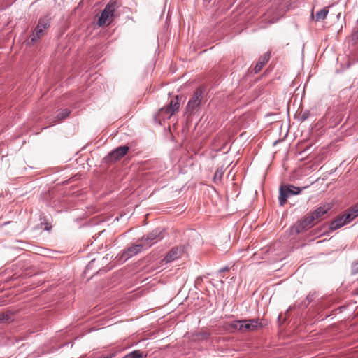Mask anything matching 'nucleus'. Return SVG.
I'll return each mask as SVG.
<instances>
[{
  "label": "nucleus",
  "instance_id": "1",
  "mask_svg": "<svg viewBox=\"0 0 358 358\" xmlns=\"http://www.w3.org/2000/svg\"><path fill=\"white\" fill-rule=\"evenodd\" d=\"M204 94L205 90L203 87H198L195 90L186 106L185 115L187 117L198 112L200 106L206 101Z\"/></svg>",
  "mask_w": 358,
  "mask_h": 358
},
{
  "label": "nucleus",
  "instance_id": "23",
  "mask_svg": "<svg viewBox=\"0 0 358 358\" xmlns=\"http://www.w3.org/2000/svg\"><path fill=\"white\" fill-rule=\"evenodd\" d=\"M223 175H224L223 168L221 167L220 169H217L214 175V180H220L222 178Z\"/></svg>",
  "mask_w": 358,
  "mask_h": 358
},
{
  "label": "nucleus",
  "instance_id": "4",
  "mask_svg": "<svg viewBox=\"0 0 358 358\" xmlns=\"http://www.w3.org/2000/svg\"><path fill=\"white\" fill-rule=\"evenodd\" d=\"M180 101L178 96H174L171 99L169 103L162 107L158 113V117L159 121L161 119L163 120L170 119L176 112L178 111L180 108Z\"/></svg>",
  "mask_w": 358,
  "mask_h": 358
},
{
  "label": "nucleus",
  "instance_id": "2",
  "mask_svg": "<svg viewBox=\"0 0 358 358\" xmlns=\"http://www.w3.org/2000/svg\"><path fill=\"white\" fill-rule=\"evenodd\" d=\"M120 3L117 0H110L102 10L100 17L98 19L99 26H103L107 22H110L115 17V13L120 7Z\"/></svg>",
  "mask_w": 358,
  "mask_h": 358
},
{
  "label": "nucleus",
  "instance_id": "18",
  "mask_svg": "<svg viewBox=\"0 0 358 358\" xmlns=\"http://www.w3.org/2000/svg\"><path fill=\"white\" fill-rule=\"evenodd\" d=\"M329 10L327 7H324L320 10L317 11L315 13V20L316 21L322 20H324L327 17V15H328Z\"/></svg>",
  "mask_w": 358,
  "mask_h": 358
},
{
  "label": "nucleus",
  "instance_id": "6",
  "mask_svg": "<svg viewBox=\"0 0 358 358\" xmlns=\"http://www.w3.org/2000/svg\"><path fill=\"white\" fill-rule=\"evenodd\" d=\"M301 188L295 187L292 185L280 186V195L278 198L280 206H284L290 196L298 195L301 193Z\"/></svg>",
  "mask_w": 358,
  "mask_h": 358
},
{
  "label": "nucleus",
  "instance_id": "13",
  "mask_svg": "<svg viewBox=\"0 0 358 358\" xmlns=\"http://www.w3.org/2000/svg\"><path fill=\"white\" fill-rule=\"evenodd\" d=\"M331 208V206L329 204L324 205L322 206L318 207L313 212H312L310 215L313 217V221L315 220L320 219L324 215H325Z\"/></svg>",
  "mask_w": 358,
  "mask_h": 358
},
{
  "label": "nucleus",
  "instance_id": "15",
  "mask_svg": "<svg viewBox=\"0 0 358 358\" xmlns=\"http://www.w3.org/2000/svg\"><path fill=\"white\" fill-rule=\"evenodd\" d=\"M45 31H43L42 29L36 27L33 33L30 36L29 41H27V45H30L31 43H34L38 39H40L44 34Z\"/></svg>",
  "mask_w": 358,
  "mask_h": 358
},
{
  "label": "nucleus",
  "instance_id": "22",
  "mask_svg": "<svg viewBox=\"0 0 358 358\" xmlns=\"http://www.w3.org/2000/svg\"><path fill=\"white\" fill-rule=\"evenodd\" d=\"M70 114V110L68 109H64L62 111L57 115V119L58 121L64 120Z\"/></svg>",
  "mask_w": 358,
  "mask_h": 358
},
{
  "label": "nucleus",
  "instance_id": "27",
  "mask_svg": "<svg viewBox=\"0 0 358 358\" xmlns=\"http://www.w3.org/2000/svg\"><path fill=\"white\" fill-rule=\"evenodd\" d=\"M356 34H357V37H358V31H357V33H356Z\"/></svg>",
  "mask_w": 358,
  "mask_h": 358
},
{
  "label": "nucleus",
  "instance_id": "28",
  "mask_svg": "<svg viewBox=\"0 0 358 358\" xmlns=\"http://www.w3.org/2000/svg\"><path fill=\"white\" fill-rule=\"evenodd\" d=\"M357 272H358V267H357Z\"/></svg>",
  "mask_w": 358,
  "mask_h": 358
},
{
  "label": "nucleus",
  "instance_id": "26",
  "mask_svg": "<svg viewBox=\"0 0 358 358\" xmlns=\"http://www.w3.org/2000/svg\"><path fill=\"white\" fill-rule=\"evenodd\" d=\"M229 271V267L228 266H225L221 269H220L219 272L220 273H222V272H225V271Z\"/></svg>",
  "mask_w": 358,
  "mask_h": 358
},
{
  "label": "nucleus",
  "instance_id": "7",
  "mask_svg": "<svg viewBox=\"0 0 358 358\" xmlns=\"http://www.w3.org/2000/svg\"><path fill=\"white\" fill-rule=\"evenodd\" d=\"M164 229L161 227H157L151 232H150L146 237L141 238L140 241L144 244L145 248L151 247L153 244L158 242L163 238Z\"/></svg>",
  "mask_w": 358,
  "mask_h": 358
},
{
  "label": "nucleus",
  "instance_id": "12",
  "mask_svg": "<svg viewBox=\"0 0 358 358\" xmlns=\"http://www.w3.org/2000/svg\"><path fill=\"white\" fill-rule=\"evenodd\" d=\"M182 251V250L179 248H172L164 258V262L165 263L172 262L173 261L180 257Z\"/></svg>",
  "mask_w": 358,
  "mask_h": 358
},
{
  "label": "nucleus",
  "instance_id": "11",
  "mask_svg": "<svg viewBox=\"0 0 358 358\" xmlns=\"http://www.w3.org/2000/svg\"><path fill=\"white\" fill-rule=\"evenodd\" d=\"M128 151L129 147L127 145L118 147L108 154V158L110 161L118 160L124 157Z\"/></svg>",
  "mask_w": 358,
  "mask_h": 358
},
{
  "label": "nucleus",
  "instance_id": "24",
  "mask_svg": "<svg viewBox=\"0 0 358 358\" xmlns=\"http://www.w3.org/2000/svg\"><path fill=\"white\" fill-rule=\"evenodd\" d=\"M315 298V293H309L307 296H306V300L308 301V303H310L311 301H313V300Z\"/></svg>",
  "mask_w": 358,
  "mask_h": 358
},
{
  "label": "nucleus",
  "instance_id": "21",
  "mask_svg": "<svg viewBox=\"0 0 358 358\" xmlns=\"http://www.w3.org/2000/svg\"><path fill=\"white\" fill-rule=\"evenodd\" d=\"M346 214L350 215V217H352V220L355 219L358 215V203L355 205L352 209L349 210Z\"/></svg>",
  "mask_w": 358,
  "mask_h": 358
},
{
  "label": "nucleus",
  "instance_id": "20",
  "mask_svg": "<svg viewBox=\"0 0 358 358\" xmlns=\"http://www.w3.org/2000/svg\"><path fill=\"white\" fill-rule=\"evenodd\" d=\"M209 336V334L206 331L196 332L192 335V340L193 341H200L207 339Z\"/></svg>",
  "mask_w": 358,
  "mask_h": 358
},
{
  "label": "nucleus",
  "instance_id": "14",
  "mask_svg": "<svg viewBox=\"0 0 358 358\" xmlns=\"http://www.w3.org/2000/svg\"><path fill=\"white\" fill-rule=\"evenodd\" d=\"M270 59V53L266 52L264 55H263L259 59L258 62L255 65L254 68V73H259L264 66L266 63Z\"/></svg>",
  "mask_w": 358,
  "mask_h": 358
},
{
  "label": "nucleus",
  "instance_id": "9",
  "mask_svg": "<svg viewBox=\"0 0 358 358\" xmlns=\"http://www.w3.org/2000/svg\"><path fill=\"white\" fill-rule=\"evenodd\" d=\"M313 222V217H311L310 214L307 215L303 220H300L292 227V231L297 234H300L301 231L308 228Z\"/></svg>",
  "mask_w": 358,
  "mask_h": 358
},
{
  "label": "nucleus",
  "instance_id": "5",
  "mask_svg": "<svg viewBox=\"0 0 358 358\" xmlns=\"http://www.w3.org/2000/svg\"><path fill=\"white\" fill-rule=\"evenodd\" d=\"M231 327L239 331H253L263 327L257 319L241 320L234 321Z\"/></svg>",
  "mask_w": 358,
  "mask_h": 358
},
{
  "label": "nucleus",
  "instance_id": "17",
  "mask_svg": "<svg viewBox=\"0 0 358 358\" xmlns=\"http://www.w3.org/2000/svg\"><path fill=\"white\" fill-rule=\"evenodd\" d=\"M146 353L141 350H136L126 355L123 358H146Z\"/></svg>",
  "mask_w": 358,
  "mask_h": 358
},
{
  "label": "nucleus",
  "instance_id": "8",
  "mask_svg": "<svg viewBox=\"0 0 358 358\" xmlns=\"http://www.w3.org/2000/svg\"><path fill=\"white\" fill-rule=\"evenodd\" d=\"M146 249L144 244L141 241L139 243L134 244L129 247L126 250H123L120 253V259L126 261L133 256L137 255L142 250Z\"/></svg>",
  "mask_w": 358,
  "mask_h": 358
},
{
  "label": "nucleus",
  "instance_id": "25",
  "mask_svg": "<svg viewBox=\"0 0 358 358\" xmlns=\"http://www.w3.org/2000/svg\"><path fill=\"white\" fill-rule=\"evenodd\" d=\"M301 118L302 121L306 120L308 118V113L306 112L303 113Z\"/></svg>",
  "mask_w": 358,
  "mask_h": 358
},
{
  "label": "nucleus",
  "instance_id": "19",
  "mask_svg": "<svg viewBox=\"0 0 358 358\" xmlns=\"http://www.w3.org/2000/svg\"><path fill=\"white\" fill-rule=\"evenodd\" d=\"M50 20L47 17H43L39 19L36 27L42 29L43 31H45L50 27Z\"/></svg>",
  "mask_w": 358,
  "mask_h": 358
},
{
  "label": "nucleus",
  "instance_id": "3",
  "mask_svg": "<svg viewBox=\"0 0 358 358\" xmlns=\"http://www.w3.org/2000/svg\"><path fill=\"white\" fill-rule=\"evenodd\" d=\"M285 12V4L282 3H278L275 0L271 7L265 14L264 19L268 20L270 23H274L277 22L280 17H282Z\"/></svg>",
  "mask_w": 358,
  "mask_h": 358
},
{
  "label": "nucleus",
  "instance_id": "10",
  "mask_svg": "<svg viewBox=\"0 0 358 358\" xmlns=\"http://www.w3.org/2000/svg\"><path fill=\"white\" fill-rule=\"evenodd\" d=\"M350 215H347L346 213L343 214L341 216L337 217L334 220H333L329 226V229L331 230H336L339 229L340 227L344 226L345 224L350 222L352 221Z\"/></svg>",
  "mask_w": 358,
  "mask_h": 358
},
{
  "label": "nucleus",
  "instance_id": "16",
  "mask_svg": "<svg viewBox=\"0 0 358 358\" xmlns=\"http://www.w3.org/2000/svg\"><path fill=\"white\" fill-rule=\"evenodd\" d=\"M14 320V314L10 311H6L0 314V322H10Z\"/></svg>",
  "mask_w": 358,
  "mask_h": 358
}]
</instances>
